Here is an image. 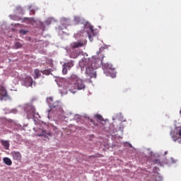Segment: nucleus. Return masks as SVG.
Listing matches in <instances>:
<instances>
[{
    "mask_svg": "<svg viewBox=\"0 0 181 181\" xmlns=\"http://www.w3.org/2000/svg\"><path fill=\"white\" fill-rule=\"evenodd\" d=\"M102 64L103 60L96 57H93L89 59L83 58L79 62V66L81 69L86 66V77H89V78H95L97 77L95 69H98Z\"/></svg>",
    "mask_w": 181,
    "mask_h": 181,
    "instance_id": "1",
    "label": "nucleus"
},
{
    "mask_svg": "<svg viewBox=\"0 0 181 181\" xmlns=\"http://www.w3.org/2000/svg\"><path fill=\"white\" fill-rule=\"evenodd\" d=\"M70 80L71 84L69 85V91L73 94L76 93L77 90H84V88H86V86H84L83 80L78 78L76 76H72Z\"/></svg>",
    "mask_w": 181,
    "mask_h": 181,
    "instance_id": "2",
    "label": "nucleus"
},
{
    "mask_svg": "<svg viewBox=\"0 0 181 181\" xmlns=\"http://www.w3.org/2000/svg\"><path fill=\"white\" fill-rule=\"evenodd\" d=\"M11 155L14 160H18L21 162L22 160V154L19 151H12Z\"/></svg>",
    "mask_w": 181,
    "mask_h": 181,
    "instance_id": "3",
    "label": "nucleus"
},
{
    "mask_svg": "<svg viewBox=\"0 0 181 181\" xmlns=\"http://www.w3.org/2000/svg\"><path fill=\"white\" fill-rule=\"evenodd\" d=\"M33 83L35 85V82H33V78H32L30 76H27L24 79V86L25 87H32L33 86Z\"/></svg>",
    "mask_w": 181,
    "mask_h": 181,
    "instance_id": "4",
    "label": "nucleus"
},
{
    "mask_svg": "<svg viewBox=\"0 0 181 181\" xmlns=\"http://www.w3.org/2000/svg\"><path fill=\"white\" fill-rule=\"evenodd\" d=\"M35 112H36V110L35 109V107H31L27 112V117L28 119L35 118Z\"/></svg>",
    "mask_w": 181,
    "mask_h": 181,
    "instance_id": "5",
    "label": "nucleus"
},
{
    "mask_svg": "<svg viewBox=\"0 0 181 181\" xmlns=\"http://www.w3.org/2000/svg\"><path fill=\"white\" fill-rule=\"evenodd\" d=\"M71 46L72 49H78V47H83L84 46V43L81 41L75 42H73L71 45Z\"/></svg>",
    "mask_w": 181,
    "mask_h": 181,
    "instance_id": "6",
    "label": "nucleus"
},
{
    "mask_svg": "<svg viewBox=\"0 0 181 181\" xmlns=\"http://www.w3.org/2000/svg\"><path fill=\"white\" fill-rule=\"evenodd\" d=\"M87 33H88V38L90 39V40H91L92 37H93V36L95 35V33H94V28H93V26L91 25L89 26V30L87 31Z\"/></svg>",
    "mask_w": 181,
    "mask_h": 181,
    "instance_id": "7",
    "label": "nucleus"
},
{
    "mask_svg": "<svg viewBox=\"0 0 181 181\" xmlns=\"http://www.w3.org/2000/svg\"><path fill=\"white\" fill-rule=\"evenodd\" d=\"M3 162L5 163V165H7V166H11L12 165V160L8 157H4L3 158Z\"/></svg>",
    "mask_w": 181,
    "mask_h": 181,
    "instance_id": "8",
    "label": "nucleus"
},
{
    "mask_svg": "<svg viewBox=\"0 0 181 181\" xmlns=\"http://www.w3.org/2000/svg\"><path fill=\"white\" fill-rule=\"evenodd\" d=\"M1 144L3 146H4L5 149L8 150L9 149V141L6 140H1Z\"/></svg>",
    "mask_w": 181,
    "mask_h": 181,
    "instance_id": "9",
    "label": "nucleus"
},
{
    "mask_svg": "<svg viewBox=\"0 0 181 181\" xmlns=\"http://www.w3.org/2000/svg\"><path fill=\"white\" fill-rule=\"evenodd\" d=\"M0 95L1 97H6L7 95L6 89L4 86H0Z\"/></svg>",
    "mask_w": 181,
    "mask_h": 181,
    "instance_id": "10",
    "label": "nucleus"
},
{
    "mask_svg": "<svg viewBox=\"0 0 181 181\" xmlns=\"http://www.w3.org/2000/svg\"><path fill=\"white\" fill-rule=\"evenodd\" d=\"M47 101H48L50 107H52V108H55V107H57V104L53 103V98H52V97L48 98Z\"/></svg>",
    "mask_w": 181,
    "mask_h": 181,
    "instance_id": "11",
    "label": "nucleus"
},
{
    "mask_svg": "<svg viewBox=\"0 0 181 181\" xmlns=\"http://www.w3.org/2000/svg\"><path fill=\"white\" fill-rule=\"evenodd\" d=\"M73 66H74V64L73 63V62H69L68 63H65L64 65H63V67H66V69H71V67H73Z\"/></svg>",
    "mask_w": 181,
    "mask_h": 181,
    "instance_id": "12",
    "label": "nucleus"
},
{
    "mask_svg": "<svg viewBox=\"0 0 181 181\" xmlns=\"http://www.w3.org/2000/svg\"><path fill=\"white\" fill-rule=\"evenodd\" d=\"M95 119L97 121V122H103V121H104V118H103V116L100 115H96L95 116Z\"/></svg>",
    "mask_w": 181,
    "mask_h": 181,
    "instance_id": "13",
    "label": "nucleus"
},
{
    "mask_svg": "<svg viewBox=\"0 0 181 181\" xmlns=\"http://www.w3.org/2000/svg\"><path fill=\"white\" fill-rule=\"evenodd\" d=\"M34 78H39V77H40V76H42V74H40V71L39 69H36L34 71Z\"/></svg>",
    "mask_w": 181,
    "mask_h": 181,
    "instance_id": "14",
    "label": "nucleus"
},
{
    "mask_svg": "<svg viewBox=\"0 0 181 181\" xmlns=\"http://www.w3.org/2000/svg\"><path fill=\"white\" fill-rule=\"evenodd\" d=\"M41 73H42V74H45V76H49V74H50L51 71L50 69H45L44 71H42Z\"/></svg>",
    "mask_w": 181,
    "mask_h": 181,
    "instance_id": "15",
    "label": "nucleus"
},
{
    "mask_svg": "<svg viewBox=\"0 0 181 181\" xmlns=\"http://www.w3.org/2000/svg\"><path fill=\"white\" fill-rule=\"evenodd\" d=\"M16 11H17L18 13H22V12H23V8H22L21 6H17Z\"/></svg>",
    "mask_w": 181,
    "mask_h": 181,
    "instance_id": "16",
    "label": "nucleus"
},
{
    "mask_svg": "<svg viewBox=\"0 0 181 181\" xmlns=\"http://www.w3.org/2000/svg\"><path fill=\"white\" fill-rule=\"evenodd\" d=\"M19 33H21V35H26L28 33V30H25L23 29H21L19 30Z\"/></svg>",
    "mask_w": 181,
    "mask_h": 181,
    "instance_id": "17",
    "label": "nucleus"
},
{
    "mask_svg": "<svg viewBox=\"0 0 181 181\" xmlns=\"http://www.w3.org/2000/svg\"><path fill=\"white\" fill-rule=\"evenodd\" d=\"M15 47L16 49H19V48L22 47V44H21L20 42H16Z\"/></svg>",
    "mask_w": 181,
    "mask_h": 181,
    "instance_id": "18",
    "label": "nucleus"
},
{
    "mask_svg": "<svg viewBox=\"0 0 181 181\" xmlns=\"http://www.w3.org/2000/svg\"><path fill=\"white\" fill-rule=\"evenodd\" d=\"M25 21H28V22H35V19H33V18H25Z\"/></svg>",
    "mask_w": 181,
    "mask_h": 181,
    "instance_id": "19",
    "label": "nucleus"
},
{
    "mask_svg": "<svg viewBox=\"0 0 181 181\" xmlns=\"http://www.w3.org/2000/svg\"><path fill=\"white\" fill-rule=\"evenodd\" d=\"M62 73L63 74H67V68L66 66L63 67Z\"/></svg>",
    "mask_w": 181,
    "mask_h": 181,
    "instance_id": "20",
    "label": "nucleus"
},
{
    "mask_svg": "<svg viewBox=\"0 0 181 181\" xmlns=\"http://www.w3.org/2000/svg\"><path fill=\"white\" fill-rule=\"evenodd\" d=\"M173 139L174 141H177V139H179V138L177 137V134H175V136H172Z\"/></svg>",
    "mask_w": 181,
    "mask_h": 181,
    "instance_id": "21",
    "label": "nucleus"
},
{
    "mask_svg": "<svg viewBox=\"0 0 181 181\" xmlns=\"http://www.w3.org/2000/svg\"><path fill=\"white\" fill-rule=\"evenodd\" d=\"M90 122H93V125L95 127L98 126V124L95 123V121H93V119H90Z\"/></svg>",
    "mask_w": 181,
    "mask_h": 181,
    "instance_id": "22",
    "label": "nucleus"
},
{
    "mask_svg": "<svg viewBox=\"0 0 181 181\" xmlns=\"http://www.w3.org/2000/svg\"><path fill=\"white\" fill-rule=\"evenodd\" d=\"M74 21L78 22L80 21V17H75Z\"/></svg>",
    "mask_w": 181,
    "mask_h": 181,
    "instance_id": "23",
    "label": "nucleus"
},
{
    "mask_svg": "<svg viewBox=\"0 0 181 181\" xmlns=\"http://www.w3.org/2000/svg\"><path fill=\"white\" fill-rule=\"evenodd\" d=\"M178 135L181 138V129L178 130Z\"/></svg>",
    "mask_w": 181,
    "mask_h": 181,
    "instance_id": "24",
    "label": "nucleus"
},
{
    "mask_svg": "<svg viewBox=\"0 0 181 181\" xmlns=\"http://www.w3.org/2000/svg\"><path fill=\"white\" fill-rule=\"evenodd\" d=\"M30 15H35V11L32 10V11H30Z\"/></svg>",
    "mask_w": 181,
    "mask_h": 181,
    "instance_id": "25",
    "label": "nucleus"
},
{
    "mask_svg": "<svg viewBox=\"0 0 181 181\" xmlns=\"http://www.w3.org/2000/svg\"><path fill=\"white\" fill-rule=\"evenodd\" d=\"M154 163H159V160H158V159L155 160Z\"/></svg>",
    "mask_w": 181,
    "mask_h": 181,
    "instance_id": "26",
    "label": "nucleus"
},
{
    "mask_svg": "<svg viewBox=\"0 0 181 181\" xmlns=\"http://www.w3.org/2000/svg\"><path fill=\"white\" fill-rule=\"evenodd\" d=\"M76 57H77V55L72 56V58H73V59H76Z\"/></svg>",
    "mask_w": 181,
    "mask_h": 181,
    "instance_id": "27",
    "label": "nucleus"
},
{
    "mask_svg": "<svg viewBox=\"0 0 181 181\" xmlns=\"http://www.w3.org/2000/svg\"><path fill=\"white\" fill-rule=\"evenodd\" d=\"M47 135H49V136H52V134L50 133H47Z\"/></svg>",
    "mask_w": 181,
    "mask_h": 181,
    "instance_id": "28",
    "label": "nucleus"
},
{
    "mask_svg": "<svg viewBox=\"0 0 181 181\" xmlns=\"http://www.w3.org/2000/svg\"><path fill=\"white\" fill-rule=\"evenodd\" d=\"M42 136V134H38L37 135V136Z\"/></svg>",
    "mask_w": 181,
    "mask_h": 181,
    "instance_id": "29",
    "label": "nucleus"
},
{
    "mask_svg": "<svg viewBox=\"0 0 181 181\" xmlns=\"http://www.w3.org/2000/svg\"><path fill=\"white\" fill-rule=\"evenodd\" d=\"M180 114L181 115V110H180Z\"/></svg>",
    "mask_w": 181,
    "mask_h": 181,
    "instance_id": "30",
    "label": "nucleus"
},
{
    "mask_svg": "<svg viewBox=\"0 0 181 181\" xmlns=\"http://www.w3.org/2000/svg\"><path fill=\"white\" fill-rule=\"evenodd\" d=\"M42 132H43V134H45V131H43Z\"/></svg>",
    "mask_w": 181,
    "mask_h": 181,
    "instance_id": "31",
    "label": "nucleus"
},
{
    "mask_svg": "<svg viewBox=\"0 0 181 181\" xmlns=\"http://www.w3.org/2000/svg\"><path fill=\"white\" fill-rule=\"evenodd\" d=\"M170 134L172 135V132H171Z\"/></svg>",
    "mask_w": 181,
    "mask_h": 181,
    "instance_id": "32",
    "label": "nucleus"
}]
</instances>
